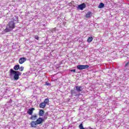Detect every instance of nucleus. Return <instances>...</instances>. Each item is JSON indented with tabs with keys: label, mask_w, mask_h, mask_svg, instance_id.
Returning a JSON list of instances; mask_svg holds the SVG:
<instances>
[{
	"label": "nucleus",
	"mask_w": 129,
	"mask_h": 129,
	"mask_svg": "<svg viewBox=\"0 0 129 129\" xmlns=\"http://www.w3.org/2000/svg\"><path fill=\"white\" fill-rule=\"evenodd\" d=\"M15 21H10L8 24L6 28L2 31V34H4L7 33H9L13 30V29H15Z\"/></svg>",
	"instance_id": "1"
},
{
	"label": "nucleus",
	"mask_w": 129,
	"mask_h": 129,
	"mask_svg": "<svg viewBox=\"0 0 129 129\" xmlns=\"http://www.w3.org/2000/svg\"><path fill=\"white\" fill-rule=\"evenodd\" d=\"M20 75H22V73L19 71H14L13 69H10V76L11 78L14 77V80H18Z\"/></svg>",
	"instance_id": "2"
},
{
	"label": "nucleus",
	"mask_w": 129,
	"mask_h": 129,
	"mask_svg": "<svg viewBox=\"0 0 129 129\" xmlns=\"http://www.w3.org/2000/svg\"><path fill=\"white\" fill-rule=\"evenodd\" d=\"M88 67H89L88 65H78L77 69H79V70H83V69H87Z\"/></svg>",
	"instance_id": "3"
},
{
	"label": "nucleus",
	"mask_w": 129,
	"mask_h": 129,
	"mask_svg": "<svg viewBox=\"0 0 129 129\" xmlns=\"http://www.w3.org/2000/svg\"><path fill=\"white\" fill-rule=\"evenodd\" d=\"M85 8H86V5H85L84 3L79 5L78 7V10H81V11H83V9H85Z\"/></svg>",
	"instance_id": "4"
},
{
	"label": "nucleus",
	"mask_w": 129,
	"mask_h": 129,
	"mask_svg": "<svg viewBox=\"0 0 129 129\" xmlns=\"http://www.w3.org/2000/svg\"><path fill=\"white\" fill-rule=\"evenodd\" d=\"M71 94L72 97H73V96H78L79 95V94L77 93V92L74 90H71Z\"/></svg>",
	"instance_id": "5"
},
{
	"label": "nucleus",
	"mask_w": 129,
	"mask_h": 129,
	"mask_svg": "<svg viewBox=\"0 0 129 129\" xmlns=\"http://www.w3.org/2000/svg\"><path fill=\"white\" fill-rule=\"evenodd\" d=\"M35 121H36V123L38 124H41L43 123L44 121V119L42 118L41 117H39Z\"/></svg>",
	"instance_id": "6"
},
{
	"label": "nucleus",
	"mask_w": 129,
	"mask_h": 129,
	"mask_svg": "<svg viewBox=\"0 0 129 129\" xmlns=\"http://www.w3.org/2000/svg\"><path fill=\"white\" fill-rule=\"evenodd\" d=\"M27 61V58L26 57H21L19 59V62L20 64H23V63H25Z\"/></svg>",
	"instance_id": "7"
},
{
	"label": "nucleus",
	"mask_w": 129,
	"mask_h": 129,
	"mask_svg": "<svg viewBox=\"0 0 129 129\" xmlns=\"http://www.w3.org/2000/svg\"><path fill=\"white\" fill-rule=\"evenodd\" d=\"M30 125L31 126V127H37L38 124L36 121H32L30 123Z\"/></svg>",
	"instance_id": "8"
},
{
	"label": "nucleus",
	"mask_w": 129,
	"mask_h": 129,
	"mask_svg": "<svg viewBox=\"0 0 129 129\" xmlns=\"http://www.w3.org/2000/svg\"><path fill=\"white\" fill-rule=\"evenodd\" d=\"M34 110H35V108H31L28 109L27 111L28 114H29V115H32L33 114V112H34Z\"/></svg>",
	"instance_id": "9"
},
{
	"label": "nucleus",
	"mask_w": 129,
	"mask_h": 129,
	"mask_svg": "<svg viewBox=\"0 0 129 129\" xmlns=\"http://www.w3.org/2000/svg\"><path fill=\"white\" fill-rule=\"evenodd\" d=\"M76 88V90H77V91H78V92H81V91H82V87L81 86H77L75 87Z\"/></svg>",
	"instance_id": "10"
},
{
	"label": "nucleus",
	"mask_w": 129,
	"mask_h": 129,
	"mask_svg": "<svg viewBox=\"0 0 129 129\" xmlns=\"http://www.w3.org/2000/svg\"><path fill=\"white\" fill-rule=\"evenodd\" d=\"M37 117H38V116L37 115V114H35L34 115H31L30 119L32 120H36V119H37Z\"/></svg>",
	"instance_id": "11"
},
{
	"label": "nucleus",
	"mask_w": 129,
	"mask_h": 129,
	"mask_svg": "<svg viewBox=\"0 0 129 129\" xmlns=\"http://www.w3.org/2000/svg\"><path fill=\"white\" fill-rule=\"evenodd\" d=\"M92 16V13H91L90 11H89L86 14L85 17L86 18H91Z\"/></svg>",
	"instance_id": "12"
},
{
	"label": "nucleus",
	"mask_w": 129,
	"mask_h": 129,
	"mask_svg": "<svg viewBox=\"0 0 129 129\" xmlns=\"http://www.w3.org/2000/svg\"><path fill=\"white\" fill-rule=\"evenodd\" d=\"M40 108H45L46 107V104L43 102L39 104Z\"/></svg>",
	"instance_id": "13"
},
{
	"label": "nucleus",
	"mask_w": 129,
	"mask_h": 129,
	"mask_svg": "<svg viewBox=\"0 0 129 129\" xmlns=\"http://www.w3.org/2000/svg\"><path fill=\"white\" fill-rule=\"evenodd\" d=\"M44 110L43 109H41L39 110V116H43V115H44Z\"/></svg>",
	"instance_id": "14"
},
{
	"label": "nucleus",
	"mask_w": 129,
	"mask_h": 129,
	"mask_svg": "<svg viewBox=\"0 0 129 129\" xmlns=\"http://www.w3.org/2000/svg\"><path fill=\"white\" fill-rule=\"evenodd\" d=\"M104 7V4L101 3L99 6H98V8L99 9H102V8Z\"/></svg>",
	"instance_id": "15"
},
{
	"label": "nucleus",
	"mask_w": 129,
	"mask_h": 129,
	"mask_svg": "<svg viewBox=\"0 0 129 129\" xmlns=\"http://www.w3.org/2000/svg\"><path fill=\"white\" fill-rule=\"evenodd\" d=\"M92 40H93V38L92 37H89L88 38L87 42L90 43L91 42H92Z\"/></svg>",
	"instance_id": "16"
},
{
	"label": "nucleus",
	"mask_w": 129,
	"mask_h": 129,
	"mask_svg": "<svg viewBox=\"0 0 129 129\" xmlns=\"http://www.w3.org/2000/svg\"><path fill=\"white\" fill-rule=\"evenodd\" d=\"M14 70H19L20 69V65L18 64L16 66H15L14 67Z\"/></svg>",
	"instance_id": "17"
},
{
	"label": "nucleus",
	"mask_w": 129,
	"mask_h": 129,
	"mask_svg": "<svg viewBox=\"0 0 129 129\" xmlns=\"http://www.w3.org/2000/svg\"><path fill=\"white\" fill-rule=\"evenodd\" d=\"M45 104V105L46 104H48L49 105V99L47 98V99H45L44 100V101L43 102Z\"/></svg>",
	"instance_id": "18"
},
{
	"label": "nucleus",
	"mask_w": 129,
	"mask_h": 129,
	"mask_svg": "<svg viewBox=\"0 0 129 129\" xmlns=\"http://www.w3.org/2000/svg\"><path fill=\"white\" fill-rule=\"evenodd\" d=\"M19 70L20 71H24V67H21L20 68L19 67Z\"/></svg>",
	"instance_id": "19"
},
{
	"label": "nucleus",
	"mask_w": 129,
	"mask_h": 129,
	"mask_svg": "<svg viewBox=\"0 0 129 129\" xmlns=\"http://www.w3.org/2000/svg\"><path fill=\"white\" fill-rule=\"evenodd\" d=\"M125 67L126 68H127L129 67V61L127 62L125 64Z\"/></svg>",
	"instance_id": "20"
},
{
	"label": "nucleus",
	"mask_w": 129,
	"mask_h": 129,
	"mask_svg": "<svg viewBox=\"0 0 129 129\" xmlns=\"http://www.w3.org/2000/svg\"><path fill=\"white\" fill-rule=\"evenodd\" d=\"M35 39H36V40H39V36H38L37 35H36L34 37Z\"/></svg>",
	"instance_id": "21"
},
{
	"label": "nucleus",
	"mask_w": 129,
	"mask_h": 129,
	"mask_svg": "<svg viewBox=\"0 0 129 129\" xmlns=\"http://www.w3.org/2000/svg\"><path fill=\"white\" fill-rule=\"evenodd\" d=\"M52 33H54V32H56V28H53L51 31Z\"/></svg>",
	"instance_id": "22"
},
{
	"label": "nucleus",
	"mask_w": 129,
	"mask_h": 129,
	"mask_svg": "<svg viewBox=\"0 0 129 129\" xmlns=\"http://www.w3.org/2000/svg\"><path fill=\"white\" fill-rule=\"evenodd\" d=\"M71 72L75 73V72H76V70H71Z\"/></svg>",
	"instance_id": "23"
},
{
	"label": "nucleus",
	"mask_w": 129,
	"mask_h": 129,
	"mask_svg": "<svg viewBox=\"0 0 129 129\" xmlns=\"http://www.w3.org/2000/svg\"><path fill=\"white\" fill-rule=\"evenodd\" d=\"M86 129H94V128H91V127H87Z\"/></svg>",
	"instance_id": "24"
},
{
	"label": "nucleus",
	"mask_w": 129,
	"mask_h": 129,
	"mask_svg": "<svg viewBox=\"0 0 129 129\" xmlns=\"http://www.w3.org/2000/svg\"><path fill=\"white\" fill-rule=\"evenodd\" d=\"M45 115H48V112H46V113H45Z\"/></svg>",
	"instance_id": "25"
},
{
	"label": "nucleus",
	"mask_w": 129,
	"mask_h": 129,
	"mask_svg": "<svg viewBox=\"0 0 129 129\" xmlns=\"http://www.w3.org/2000/svg\"><path fill=\"white\" fill-rule=\"evenodd\" d=\"M16 20H18V17H16Z\"/></svg>",
	"instance_id": "26"
}]
</instances>
